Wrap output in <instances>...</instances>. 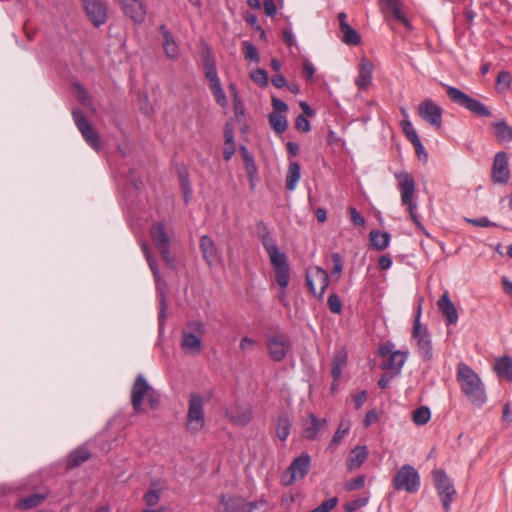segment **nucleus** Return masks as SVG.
Masks as SVG:
<instances>
[{
  "label": "nucleus",
  "instance_id": "nucleus-6",
  "mask_svg": "<svg viewBox=\"0 0 512 512\" xmlns=\"http://www.w3.org/2000/svg\"><path fill=\"white\" fill-rule=\"evenodd\" d=\"M392 486L397 491L416 493L420 488L418 471L410 464H404L395 474Z\"/></svg>",
  "mask_w": 512,
  "mask_h": 512
},
{
  "label": "nucleus",
  "instance_id": "nucleus-29",
  "mask_svg": "<svg viewBox=\"0 0 512 512\" xmlns=\"http://www.w3.org/2000/svg\"><path fill=\"white\" fill-rule=\"evenodd\" d=\"M91 457L89 450L86 447H79L72 451L67 459L68 468L80 466Z\"/></svg>",
  "mask_w": 512,
  "mask_h": 512
},
{
  "label": "nucleus",
  "instance_id": "nucleus-44",
  "mask_svg": "<svg viewBox=\"0 0 512 512\" xmlns=\"http://www.w3.org/2000/svg\"><path fill=\"white\" fill-rule=\"evenodd\" d=\"M251 80L261 88H266L269 84L268 73L261 68H257L250 73Z\"/></svg>",
  "mask_w": 512,
  "mask_h": 512
},
{
  "label": "nucleus",
  "instance_id": "nucleus-48",
  "mask_svg": "<svg viewBox=\"0 0 512 512\" xmlns=\"http://www.w3.org/2000/svg\"><path fill=\"white\" fill-rule=\"evenodd\" d=\"M348 431H349V424L345 423L344 421H341L329 446L333 447V446L338 445L341 442V440L343 439V437L347 434Z\"/></svg>",
  "mask_w": 512,
  "mask_h": 512
},
{
  "label": "nucleus",
  "instance_id": "nucleus-30",
  "mask_svg": "<svg viewBox=\"0 0 512 512\" xmlns=\"http://www.w3.org/2000/svg\"><path fill=\"white\" fill-rule=\"evenodd\" d=\"M46 499L45 493H34L22 499H19L16 503V507L20 510H29L39 506Z\"/></svg>",
  "mask_w": 512,
  "mask_h": 512
},
{
  "label": "nucleus",
  "instance_id": "nucleus-32",
  "mask_svg": "<svg viewBox=\"0 0 512 512\" xmlns=\"http://www.w3.org/2000/svg\"><path fill=\"white\" fill-rule=\"evenodd\" d=\"M381 2L389 9L393 17L401 22L406 27H410V22L401 11L402 1L401 0H381Z\"/></svg>",
  "mask_w": 512,
  "mask_h": 512
},
{
  "label": "nucleus",
  "instance_id": "nucleus-26",
  "mask_svg": "<svg viewBox=\"0 0 512 512\" xmlns=\"http://www.w3.org/2000/svg\"><path fill=\"white\" fill-rule=\"evenodd\" d=\"M160 34L162 36V46L165 54L168 58H175L178 56L179 47L174 37L165 25L159 27Z\"/></svg>",
  "mask_w": 512,
  "mask_h": 512
},
{
  "label": "nucleus",
  "instance_id": "nucleus-25",
  "mask_svg": "<svg viewBox=\"0 0 512 512\" xmlns=\"http://www.w3.org/2000/svg\"><path fill=\"white\" fill-rule=\"evenodd\" d=\"M200 250L203 258L209 266L219 262V253L214 241L208 236H202L200 239Z\"/></svg>",
  "mask_w": 512,
  "mask_h": 512
},
{
  "label": "nucleus",
  "instance_id": "nucleus-12",
  "mask_svg": "<svg viewBox=\"0 0 512 512\" xmlns=\"http://www.w3.org/2000/svg\"><path fill=\"white\" fill-rule=\"evenodd\" d=\"M311 457L307 453H303L296 457L288 468V475L282 476L284 485H291L297 479H303L310 468Z\"/></svg>",
  "mask_w": 512,
  "mask_h": 512
},
{
  "label": "nucleus",
  "instance_id": "nucleus-15",
  "mask_svg": "<svg viewBox=\"0 0 512 512\" xmlns=\"http://www.w3.org/2000/svg\"><path fill=\"white\" fill-rule=\"evenodd\" d=\"M84 10L94 26L100 27L108 18L106 0H82Z\"/></svg>",
  "mask_w": 512,
  "mask_h": 512
},
{
  "label": "nucleus",
  "instance_id": "nucleus-41",
  "mask_svg": "<svg viewBox=\"0 0 512 512\" xmlns=\"http://www.w3.org/2000/svg\"><path fill=\"white\" fill-rule=\"evenodd\" d=\"M431 418V411L426 406L418 407L412 415V420L416 425H425Z\"/></svg>",
  "mask_w": 512,
  "mask_h": 512
},
{
  "label": "nucleus",
  "instance_id": "nucleus-52",
  "mask_svg": "<svg viewBox=\"0 0 512 512\" xmlns=\"http://www.w3.org/2000/svg\"><path fill=\"white\" fill-rule=\"evenodd\" d=\"M205 332L204 325L200 322L194 321V333H197L198 335L194 334V354L199 353L201 351V335H203Z\"/></svg>",
  "mask_w": 512,
  "mask_h": 512
},
{
  "label": "nucleus",
  "instance_id": "nucleus-36",
  "mask_svg": "<svg viewBox=\"0 0 512 512\" xmlns=\"http://www.w3.org/2000/svg\"><path fill=\"white\" fill-rule=\"evenodd\" d=\"M352 457L349 459L348 467L350 470L358 468L366 460L368 451L366 446H357L352 450Z\"/></svg>",
  "mask_w": 512,
  "mask_h": 512
},
{
  "label": "nucleus",
  "instance_id": "nucleus-28",
  "mask_svg": "<svg viewBox=\"0 0 512 512\" xmlns=\"http://www.w3.org/2000/svg\"><path fill=\"white\" fill-rule=\"evenodd\" d=\"M347 359V352L344 349H340L334 353L331 363V374L334 382H337L340 379L342 369L347 364Z\"/></svg>",
  "mask_w": 512,
  "mask_h": 512
},
{
  "label": "nucleus",
  "instance_id": "nucleus-59",
  "mask_svg": "<svg viewBox=\"0 0 512 512\" xmlns=\"http://www.w3.org/2000/svg\"><path fill=\"white\" fill-rule=\"evenodd\" d=\"M394 345L387 342L379 346L377 354L381 358H388L391 354H393L395 351H393Z\"/></svg>",
  "mask_w": 512,
  "mask_h": 512
},
{
  "label": "nucleus",
  "instance_id": "nucleus-35",
  "mask_svg": "<svg viewBox=\"0 0 512 512\" xmlns=\"http://www.w3.org/2000/svg\"><path fill=\"white\" fill-rule=\"evenodd\" d=\"M495 135L500 142L512 141V127L505 121H499L492 124Z\"/></svg>",
  "mask_w": 512,
  "mask_h": 512
},
{
  "label": "nucleus",
  "instance_id": "nucleus-17",
  "mask_svg": "<svg viewBox=\"0 0 512 512\" xmlns=\"http://www.w3.org/2000/svg\"><path fill=\"white\" fill-rule=\"evenodd\" d=\"M302 437L310 441H316L319 433L327 428V420L318 418L315 414L310 413L302 422Z\"/></svg>",
  "mask_w": 512,
  "mask_h": 512
},
{
  "label": "nucleus",
  "instance_id": "nucleus-8",
  "mask_svg": "<svg viewBox=\"0 0 512 512\" xmlns=\"http://www.w3.org/2000/svg\"><path fill=\"white\" fill-rule=\"evenodd\" d=\"M421 306L418 307L415 317L412 336L417 341L418 352L424 361H430L433 358V348L430 334L426 327L420 324Z\"/></svg>",
  "mask_w": 512,
  "mask_h": 512
},
{
  "label": "nucleus",
  "instance_id": "nucleus-2",
  "mask_svg": "<svg viewBox=\"0 0 512 512\" xmlns=\"http://www.w3.org/2000/svg\"><path fill=\"white\" fill-rule=\"evenodd\" d=\"M201 60L203 73L208 81V86L217 102L221 107L227 106V98L218 77L216 61L211 54L208 44L201 41Z\"/></svg>",
  "mask_w": 512,
  "mask_h": 512
},
{
  "label": "nucleus",
  "instance_id": "nucleus-22",
  "mask_svg": "<svg viewBox=\"0 0 512 512\" xmlns=\"http://www.w3.org/2000/svg\"><path fill=\"white\" fill-rule=\"evenodd\" d=\"M374 65L366 57L361 58L359 65V73L355 80V84L361 90L367 89L372 82V72Z\"/></svg>",
  "mask_w": 512,
  "mask_h": 512
},
{
  "label": "nucleus",
  "instance_id": "nucleus-56",
  "mask_svg": "<svg viewBox=\"0 0 512 512\" xmlns=\"http://www.w3.org/2000/svg\"><path fill=\"white\" fill-rule=\"evenodd\" d=\"M365 484V477L363 475L357 476L350 481H348L345 485L346 489L349 491L360 489Z\"/></svg>",
  "mask_w": 512,
  "mask_h": 512
},
{
  "label": "nucleus",
  "instance_id": "nucleus-3",
  "mask_svg": "<svg viewBox=\"0 0 512 512\" xmlns=\"http://www.w3.org/2000/svg\"><path fill=\"white\" fill-rule=\"evenodd\" d=\"M145 398L151 409H156L160 404V394L142 374H139L131 387V404L136 413L143 411L142 405Z\"/></svg>",
  "mask_w": 512,
  "mask_h": 512
},
{
  "label": "nucleus",
  "instance_id": "nucleus-62",
  "mask_svg": "<svg viewBox=\"0 0 512 512\" xmlns=\"http://www.w3.org/2000/svg\"><path fill=\"white\" fill-rule=\"evenodd\" d=\"M264 12L267 16L273 17L277 14V7L273 0L263 1Z\"/></svg>",
  "mask_w": 512,
  "mask_h": 512
},
{
  "label": "nucleus",
  "instance_id": "nucleus-18",
  "mask_svg": "<svg viewBox=\"0 0 512 512\" xmlns=\"http://www.w3.org/2000/svg\"><path fill=\"white\" fill-rule=\"evenodd\" d=\"M120 5L124 14L135 24L145 21L147 7L142 0H120Z\"/></svg>",
  "mask_w": 512,
  "mask_h": 512
},
{
  "label": "nucleus",
  "instance_id": "nucleus-7",
  "mask_svg": "<svg viewBox=\"0 0 512 512\" xmlns=\"http://www.w3.org/2000/svg\"><path fill=\"white\" fill-rule=\"evenodd\" d=\"M432 477L439 498L442 502V507L445 511H448L450 509L451 502L454 500L457 494L454 484L447 476L446 472L442 469L433 470Z\"/></svg>",
  "mask_w": 512,
  "mask_h": 512
},
{
  "label": "nucleus",
  "instance_id": "nucleus-47",
  "mask_svg": "<svg viewBox=\"0 0 512 512\" xmlns=\"http://www.w3.org/2000/svg\"><path fill=\"white\" fill-rule=\"evenodd\" d=\"M512 82V76L508 71H501L496 79V88L498 91L508 89Z\"/></svg>",
  "mask_w": 512,
  "mask_h": 512
},
{
  "label": "nucleus",
  "instance_id": "nucleus-53",
  "mask_svg": "<svg viewBox=\"0 0 512 512\" xmlns=\"http://www.w3.org/2000/svg\"><path fill=\"white\" fill-rule=\"evenodd\" d=\"M331 260L333 262V268H332V275L337 276V279H339L342 270H343V258L340 253L334 252L331 254Z\"/></svg>",
  "mask_w": 512,
  "mask_h": 512
},
{
  "label": "nucleus",
  "instance_id": "nucleus-57",
  "mask_svg": "<svg viewBox=\"0 0 512 512\" xmlns=\"http://www.w3.org/2000/svg\"><path fill=\"white\" fill-rule=\"evenodd\" d=\"M167 309H168V305H167L165 296H164L163 292H161L160 293V311H159V315H158L160 329L162 328L164 320L166 318Z\"/></svg>",
  "mask_w": 512,
  "mask_h": 512
},
{
  "label": "nucleus",
  "instance_id": "nucleus-60",
  "mask_svg": "<svg viewBox=\"0 0 512 512\" xmlns=\"http://www.w3.org/2000/svg\"><path fill=\"white\" fill-rule=\"evenodd\" d=\"M143 250L146 254V259L149 264V267H150L154 277L157 280L159 278V270L157 268L156 260L154 258H152L151 255L148 253V249H147L146 245H143Z\"/></svg>",
  "mask_w": 512,
  "mask_h": 512
},
{
  "label": "nucleus",
  "instance_id": "nucleus-40",
  "mask_svg": "<svg viewBox=\"0 0 512 512\" xmlns=\"http://www.w3.org/2000/svg\"><path fill=\"white\" fill-rule=\"evenodd\" d=\"M259 240L261 241V244L263 245L270 259L278 255H281L282 252L278 250L276 242L272 237L271 233L259 238Z\"/></svg>",
  "mask_w": 512,
  "mask_h": 512
},
{
  "label": "nucleus",
  "instance_id": "nucleus-54",
  "mask_svg": "<svg viewBox=\"0 0 512 512\" xmlns=\"http://www.w3.org/2000/svg\"><path fill=\"white\" fill-rule=\"evenodd\" d=\"M295 128L299 132L308 133L311 130V125L304 115H298L295 120Z\"/></svg>",
  "mask_w": 512,
  "mask_h": 512
},
{
  "label": "nucleus",
  "instance_id": "nucleus-63",
  "mask_svg": "<svg viewBox=\"0 0 512 512\" xmlns=\"http://www.w3.org/2000/svg\"><path fill=\"white\" fill-rule=\"evenodd\" d=\"M236 151V145L235 142H226L223 150V158L226 161H229L232 156L235 154Z\"/></svg>",
  "mask_w": 512,
  "mask_h": 512
},
{
  "label": "nucleus",
  "instance_id": "nucleus-38",
  "mask_svg": "<svg viewBox=\"0 0 512 512\" xmlns=\"http://www.w3.org/2000/svg\"><path fill=\"white\" fill-rule=\"evenodd\" d=\"M160 495L161 487L158 483H152L151 487L144 494L143 499L148 507H153L159 502Z\"/></svg>",
  "mask_w": 512,
  "mask_h": 512
},
{
  "label": "nucleus",
  "instance_id": "nucleus-1",
  "mask_svg": "<svg viewBox=\"0 0 512 512\" xmlns=\"http://www.w3.org/2000/svg\"><path fill=\"white\" fill-rule=\"evenodd\" d=\"M456 378L461 391L474 406L482 407L486 403L487 396L484 384L479 375L469 365L464 362L458 363Z\"/></svg>",
  "mask_w": 512,
  "mask_h": 512
},
{
  "label": "nucleus",
  "instance_id": "nucleus-21",
  "mask_svg": "<svg viewBox=\"0 0 512 512\" xmlns=\"http://www.w3.org/2000/svg\"><path fill=\"white\" fill-rule=\"evenodd\" d=\"M220 504L224 507V512H251L256 509L255 503H246L240 497H227L223 495Z\"/></svg>",
  "mask_w": 512,
  "mask_h": 512
},
{
  "label": "nucleus",
  "instance_id": "nucleus-4",
  "mask_svg": "<svg viewBox=\"0 0 512 512\" xmlns=\"http://www.w3.org/2000/svg\"><path fill=\"white\" fill-rule=\"evenodd\" d=\"M398 180L399 190L401 192L402 205L406 206L410 214L411 220L414 224L424 231V227L416 214L417 203L415 201V180L407 172H402L396 175Z\"/></svg>",
  "mask_w": 512,
  "mask_h": 512
},
{
  "label": "nucleus",
  "instance_id": "nucleus-49",
  "mask_svg": "<svg viewBox=\"0 0 512 512\" xmlns=\"http://www.w3.org/2000/svg\"><path fill=\"white\" fill-rule=\"evenodd\" d=\"M401 126H402L404 134L406 135V137L408 138V140L411 143H414L415 141L420 140L416 130L414 129L412 123L408 119L402 120Z\"/></svg>",
  "mask_w": 512,
  "mask_h": 512
},
{
  "label": "nucleus",
  "instance_id": "nucleus-27",
  "mask_svg": "<svg viewBox=\"0 0 512 512\" xmlns=\"http://www.w3.org/2000/svg\"><path fill=\"white\" fill-rule=\"evenodd\" d=\"M407 355V352L395 351L386 361L380 364V368L382 370L393 371L394 374H399L407 359Z\"/></svg>",
  "mask_w": 512,
  "mask_h": 512
},
{
  "label": "nucleus",
  "instance_id": "nucleus-61",
  "mask_svg": "<svg viewBox=\"0 0 512 512\" xmlns=\"http://www.w3.org/2000/svg\"><path fill=\"white\" fill-rule=\"evenodd\" d=\"M271 101L272 107L274 109L273 112L281 114L288 111V105L284 101L278 99L277 97H272Z\"/></svg>",
  "mask_w": 512,
  "mask_h": 512
},
{
  "label": "nucleus",
  "instance_id": "nucleus-51",
  "mask_svg": "<svg viewBox=\"0 0 512 512\" xmlns=\"http://www.w3.org/2000/svg\"><path fill=\"white\" fill-rule=\"evenodd\" d=\"M338 504L337 497H331L329 499L324 500L320 505L316 508L310 510L309 512H330L334 509Z\"/></svg>",
  "mask_w": 512,
  "mask_h": 512
},
{
  "label": "nucleus",
  "instance_id": "nucleus-46",
  "mask_svg": "<svg viewBox=\"0 0 512 512\" xmlns=\"http://www.w3.org/2000/svg\"><path fill=\"white\" fill-rule=\"evenodd\" d=\"M243 53L246 60L258 63L260 61L259 53L256 47L249 41L242 43Z\"/></svg>",
  "mask_w": 512,
  "mask_h": 512
},
{
  "label": "nucleus",
  "instance_id": "nucleus-43",
  "mask_svg": "<svg viewBox=\"0 0 512 512\" xmlns=\"http://www.w3.org/2000/svg\"><path fill=\"white\" fill-rule=\"evenodd\" d=\"M178 176L181 182V187L184 195L185 202L188 203L190 200V182H189V174L186 167H182L178 169Z\"/></svg>",
  "mask_w": 512,
  "mask_h": 512
},
{
  "label": "nucleus",
  "instance_id": "nucleus-23",
  "mask_svg": "<svg viewBox=\"0 0 512 512\" xmlns=\"http://www.w3.org/2000/svg\"><path fill=\"white\" fill-rule=\"evenodd\" d=\"M226 416L236 425L244 426L252 419V411L247 406L233 405L226 410Z\"/></svg>",
  "mask_w": 512,
  "mask_h": 512
},
{
  "label": "nucleus",
  "instance_id": "nucleus-39",
  "mask_svg": "<svg viewBox=\"0 0 512 512\" xmlns=\"http://www.w3.org/2000/svg\"><path fill=\"white\" fill-rule=\"evenodd\" d=\"M343 34L342 41L347 45H359L361 42L360 34L350 25L340 30Z\"/></svg>",
  "mask_w": 512,
  "mask_h": 512
},
{
  "label": "nucleus",
  "instance_id": "nucleus-11",
  "mask_svg": "<svg viewBox=\"0 0 512 512\" xmlns=\"http://www.w3.org/2000/svg\"><path fill=\"white\" fill-rule=\"evenodd\" d=\"M73 120L76 127L81 132L85 141L96 151L101 149V141L99 134L94 130L92 125L88 122L85 115L81 111H73Z\"/></svg>",
  "mask_w": 512,
  "mask_h": 512
},
{
  "label": "nucleus",
  "instance_id": "nucleus-16",
  "mask_svg": "<svg viewBox=\"0 0 512 512\" xmlns=\"http://www.w3.org/2000/svg\"><path fill=\"white\" fill-rule=\"evenodd\" d=\"M277 284L281 290H286L290 282V268L285 253L270 259Z\"/></svg>",
  "mask_w": 512,
  "mask_h": 512
},
{
  "label": "nucleus",
  "instance_id": "nucleus-14",
  "mask_svg": "<svg viewBox=\"0 0 512 512\" xmlns=\"http://www.w3.org/2000/svg\"><path fill=\"white\" fill-rule=\"evenodd\" d=\"M267 351L270 358L275 362H281L287 356L290 349V342L283 334L268 335Z\"/></svg>",
  "mask_w": 512,
  "mask_h": 512
},
{
  "label": "nucleus",
  "instance_id": "nucleus-45",
  "mask_svg": "<svg viewBox=\"0 0 512 512\" xmlns=\"http://www.w3.org/2000/svg\"><path fill=\"white\" fill-rule=\"evenodd\" d=\"M368 496H360L347 501L344 505V512H356L368 503Z\"/></svg>",
  "mask_w": 512,
  "mask_h": 512
},
{
  "label": "nucleus",
  "instance_id": "nucleus-20",
  "mask_svg": "<svg viewBox=\"0 0 512 512\" xmlns=\"http://www.w3.org/2000/svg\"><path fill=\"white\" fill-rule=\"evenodd\" d=\"M437 305L445 319L447 326L457 323L458 312L454 303L451 301L448 292L442 294L438 300Z\"/></svg>",
  "mask_w": 512,
  "mask_h": 512
},
{
  "label": "nucleus",
  "instance_id": "nucleus-13",
  "mask_svg": "<svg viewBox=\"0 0 512 512\" xmlns=\"http://www.w3.org/2000/svg\"><path fill=\"white\" fill-rule=\"evenodd\" d=\"M418 114L429 125L441 128L443 110L432 99H425L418 105Z\"/></svg>",
  "mask_w": 512,
  "mask_h": 512
},
{
  "label": "nucleus",
  "instance_id": "nucleus-37",
  "mask_svg": "<svg viewBox=\"0 0 512 512\" xmlns=\"http://www.w3.org/2000/svg\"><path fill=\"white\" fill-rule=\"evenodd\" d=\"M269 124L271 128L277 133V134H283L288 126V122L285 116L282 114L271 112L268 116Z\"/></svg>",
  "mask_w": 512,
  "mask_h": 512
},
{
  "label": "nucleus",
  "instance_id": "nucleus-58",
  "mask_svg": "<svg viewBox=\"0 0 512 512\" xmlns=\"http://www.w3.org/2000/svg\"><path fill=\"white\" fill-rule=\"evenodd\" d=\"M413 146H414V149H415V153L418 157L419 160L423 161V162H427L428 160V154L427 152L425 151V148L421 142V140H417L415 141L414 143H412Z\"/></svg>",
  "mask_w": 512,
  "mask_h": 512
},
{
  "label": "nucleus",
  "instance_id": "nucleus-9",
  "mask_svg": "<svg viewBox=\"0 0 512 512\" xmlns=\"http://www.w3.org/2000/svg\"><path fill=\"white\" fill-rule=\"evenodd\" d=\"M306 283L311 293L322 299L329 285V275L322 267L316 266L306 272Z\"/></svg>",
  "mask_w": 512,
  "mask_h": 512
},
{
  "label": "nucleus",
  "instance_id": "nucleus-31",
  "mask_svg": "<svg viewBox=\"0 0 512 512\" xmlns=\"http://www.w3.org/2000/svg\"><path fill=\"white\" fill-rule=\"evenodd\" d=\"M391 236L388 232L373 230L369 234L371 245L378 251H382L389 246Z\"/></svg>",
  "mask_w": 512,
  "mask_h": 512
},
{
  "label": "nucleus",
  "instance_id": "nucleus-50",
  "mask_svg": "<svg viewBox=\"0 0 512 512\" xmlns=\"http://www.w3.org/2000/svg\"><path fill=\"white\" fill-rule=\"evenodd\" d=\"M327 305L329 310L334 314H340L342 312L343 306L339 296L335 293L329 295L327 300Z\"/></svg>",
  "mask_w": 512,
  "mask_h": 512
},
{
  "label": "nucleus",
  "instance_id": "nucleus-19",
  "mask_svg": "<svg viewBox=\"0 0 512 512\" xmlns=\"http://www.w3.org/2000/svg\"><path fill=\"white\" fill-rule=\"evenodd\" d=\"M492 179L495 183L506 184L510 179L507 157L504 152H498L493 161Z\"/></svg>",
  "mask_w": 512,
  "mask_h": 512
},
{
  "label": "nucleus",
  "instance_id": "nucleus-34",
  "mask_svg": "<svg viewBox=\"0 0 512 512\" xmlns=\"http://www.w3.org/2000/svg\"><path fill=\"white\" fill-rule=\"evenodd\" d=\"M301 177V168L297 162L289 164L288 172L286 175V189L292 191L295 189L297 182Z\"/></svg>",
  "mask_w": 512,
  "mask_h": 512
},
{
  "label": "nucleus",
  "instance_id": "nucleus-5",
  "mask_svg": "<svg viewBox=\"0 0 512 512\" xmlns=\"http://www.w3.org/2000/svg\"><path fill=\"white\" fill-rule=\"evenodd\" d=\"M442 86L446 89L447 96L451 102L467 109L477 117L491 116V111L489 108L479 100L469 96L456 87L446 84H442Z\"/></svg>",
  "mask_w": 512,
  "mask_h": 512
},
{
  "label": "nucleus",
  "instance_id": "nucleus-55",
  "mask_svg": "<svg viewBox=\"0 0 512 512\" xmlns=\"http://www.w3.org/2000/svg\"><path fill=\"white\" fill-rule=\"evenodd\" d=\"M350 219L352 223L356 226L363 227L366 224L365 218L358 212V210L354 207L348 208Z\"/></svg>",
  "mask_w": 512,
  "mask_h": 512
},
{
  "label": "nucleus",
  "instance_id": "nucleus-64",
  "mask_svg": "<svg viewBox=\"0 0 512 512\" xmlns=\"http://www.w3.org/2000/svg\"><path fill=\"white\" fill-rule=\"evenodd\" d=\"M392 265V258L390 255L385 254L378 259V268L382 271L388 270Z\"/></svg>",
  "mask_w": 512,
  "mask_h": 512
},
{
  "label": "nucleus",
  "instance_id": "nucleus-42",
  "mask_svg": "<svg viewBox=\"0 0 512 512\" xmlns=\"http://www.w3.org/2000/svg\"><path fill=\"white\" fill-rule=\"evenodd\" d=\"M291 427L292 424L288 417H279L276 429L277 437L281 441H285L290 435Z\"/></svg>",
  "mask_w": 512,
  "mask_h": 512
},
{
  "label": "nucleus",
  "instance_id": "nucleus-33",
  "mask_svg": "<svg viewBox=\"0 0 512 512\" xmlns=\"http://www.w3.org/2000/svg\"><path fill=\"white\" fill-rule=\"evenodd\" d=\"M499 377L506 378L512 382V358L504 356L496 361L494 366Z\"/></svg>",
  "mask_w": 512,
  "mask_h": 512
},
{
  "label": "nucleus",
  "instance_id": "nucleus-10",
  "mask_svg": "<svg viewBox=\"0 0 512 512\" xmlns=\"http://www.w3.org/2000/svg\"><path fill=\"white\" fill-rule=\"evenodd\" d=\"M150 236L152 242L159 250L162 255L164 261L172 265L173 258L170 256L169 248H170V238L166 232L165 225L163 222H157L152 225L150 229Z\"/></svg>",
  "mask_w": 512,
  "mask_h": 512
},
{
  "label": "nucleus",
  "instance_id": "nucleus-24",
  "mask_svg": "<svg viewBox=\"0 0 512 512\" xmlns=\"http://www.w3.org/2000/svg\"><path fill=\"white\" fill-rule=\"evenodd\" d=\"M212 392L208 391L205 395L194 394V430H199L204 427V410L203 405L210 401Z\"/></svg>",
  "mask_w": 512,
  "mask_h": 512
}]
</instances>
